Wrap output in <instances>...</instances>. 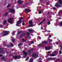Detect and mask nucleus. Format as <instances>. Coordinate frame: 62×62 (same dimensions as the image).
<instances>
[{"label":"nucleus","mask_w":62,"mask_h":62,"mask_svg":"<svg viewBox=\"0 0 62 62\" xmlns=\"http://www.w3.org/2000/svg\"><path fill=\"white\" fill-rule=\"evenodd\" d=\"M59 1L58 2H57L55 4V6L56 7H60V5H58V3H59L60 4H62V2L61 0H58Z\"/></svg>","instance_id":"obj_1"},{"label":"nucleus","mask_w":62,"mask_h":62,"mask_svg":"<svg viewBox=\"0 0 62 62\" xmlns=\"http://www.w3.org/2000/svg\"><path fill=\"white\" fill-rule=\"evenodd\" d=\"M53 54H53L52 55L50 54H49V55H50V56H54L56 55V54H57L56 51H55V52L53 53Z\"/></svg>","instance_id":"obj_2"},{"label":"nucleus","mask_w":62,"mask_h":62,"mask_svg":"<svg viewBox=\"0 0 62 62\" xmlns=\"http://www.w3.org/2000/svg\"><path fill=\"white\" fill-rule=\"evenodd\" d=\"M12 20H13V18H9V19L8 20V21L9 23L11 24H12V23H12Z\"/></svg>","instance_id":"obj_3"},{"label":"nucleus","mask_w":62,"mask_h":62,"mask_svg":"<svg viewBox=\"0 0 62 62\" xmlns=\"http://www.w3.org/2000/svg\"><path fill=\"white\" fill-rule=\"evenodd\" d=\"M4 33L3 34V36H6V35H8V34L9 33V32L8 31H4Z\"/></svg>","instance_id":"obj_4"},{"label":"nucleus","mask_w":62,"mask_h":62,"mask_svg":"<svg viewBox=\"0 0 62 62\" xmlns=\"http://www.w3.org/2000/svg\"><path fill=\"white\" fill-rule=\"evenodd\" d=\"M32 56L33 57H34V58H37L38 57V55L35 54V53H33Z\"/></svg>","instance_id":"obj_5"},{"label":"nucleus","mask_w":62,"mask_h":62,"mask_svg":"<svg viewBox=\"0 0 62 62\" xmlns=\"http://www.w3.org/2000/svg\"><path fill=\"white\" fill-rule=\"evenodd\" d=\"M23 53L25 55L24 56V57H26L27 56V52H25V51H23Z\"/></svg>","instance_id":"obj_6"},{"label":"nucleus","mask_w":62,"mask_h":62,"mask_svg":"<svg viewBox=\"0 0 62 62\" xmlns=\"http://www.w3.org/2000/svg\"><path fill=\"white\" fill-rule=\"evenodd\" d=\"M20 58H21V56L19 55L18 56H15L14 57L15 59H19Z\"/></svg>","instance_id":"obj_7"},{"label":"nucleus","mask_w":62,"mask_h":62,"mask_svg":"<svg viewBox=\"0 0 62 62\" xmlns=\"http://www.w3.org/2000/svg\"><path fill=\"white\" fill-rule=\"evenodd\" d=\"M17 2L19 4H22L23 2V1L21 0H20L18 1H17Z\"/></svg>","instance_id":"obj_8"},{"label":"nucleus","mask_w":62,"mask_h":62,"mask_svg":"<svg viewBox=\"0 0 62 62\" xmlns=\"http://www.w3.org/2000/svg\"><path fill=\"white\" fill-rule=\"evenodd\" d=\"M22 23V20H19L17 22V24H21Z\"/></svg>","instance_id":"obj_9"},{"label":"nucleus","mask_w":62,"mask_h":62,"mask_svg":"<svg viewBox=\"0 0 62 62\" xmlns=\"http://www.w3.org/2000/svg\"><path fill=\"white\" fill-rule=\"evenodd\" d=\"M15 10L14 9H10L9 10V11H10V12H15Z\"/></svg>","instance_id":"obj_10"},{"label":"nucleus","mask_w":62,"mask_h":62,"mask_svg":"<svg viewBox=\"0 0 62 62\" xmlns=\"http://www.w3.org/2000/svg\"><path fill=\"white\" fill-rule=\"evenodd\" d=\"M50 48H51V46H50L46 47V50H48L49 49H50Z\"/></svg>","instance_id":"obj_11"},{"label":"nucleus","mask_w":62,"mask_h":62,"mask_svg":"<svg viewBox=\"0 0 62 62\" xmlns=\"http://www.w3.org/2000/svg\"><path fill=\"white\" fill-rule=\"evenodd\" d=\"M25 10L27 12L29 13L30 12V10L26 8L25 9Z\"/></svg>","instance_id":"obj_12"},{"label":"nucleus","mask_w":62,"mask_h":62,"mask_svg":"<svg viewBox=\"0 0 62 62\" xmlns=\"http://www.w3.org/2000/svg\"><path fill=\"white\" fill-rule=\"evenodd\" d=\"M33 31V30L32 29H30L29 30V31L30 33H32Z\"/></svg>","instance_id":"obj_13"},{"label":"nucleus","mask_w":62,"mask_h":62,"mask_svg":"<svg viewBox=\"0 0 62 62\" xmlns=\"http://www.w3.org/2000/svg\"><path fill=\"white\" fill-rule=\"evenodd\" d=\"M29 23H30V24H33V21L31 20L29 21Z\"/></svg>","instance_id":"obj_14"},{"label":"nucleus","mask_w":62,"mask_h":62,"mask_svg":"<svg viewBox=\"0 0 62 62\" xmlns=\"http://www.w3.org/2000/svg\"><path fill=\"white\" fill-rule=\"evenodd\" d=\"M61 13H62V10H61L58 13V14L59 15V16L60 15V14H61Z\"/></svg>","instance_id":"obj_15"},{"label":"nucleus","mask_w":62,"mask_h":62,"mask_svg":"<svg viewBox=\"0 0 62 62\" xmlns=\"http://www.w3.org/2000/svg\"><path fill=\"white\" fill-rule=\"evenodd\" d=\"M33 59L32 58L29 61V62H33Z\"/></svg>","instance_id":"obj_16"},{"label":"nucleus","mask_w":62,"mask_h":62,"mask_svg":"<svg viewBox=\"0 0 62 62\" xmlns=\"http://www.w3.org/2000/svg\"><path fill=\"white\" fill-rule=\"evenodd\" d=\"M6 23H7V20H5L3 21V24H6Z\"/></svg>","instance_id":"obj_17"},{"label":"nucleus","mask_w":62,"mask_h":62,"mask_svg":"<svg viewBox=\"0 0 62 62\" xmlns=\"http://www.w3.org/2000/svg\"><path fill=\"white\" fill-rule=\"evenodd\" d=\"M8 14V12H7L4 14V15L5 16H7V15Z\"/></svg>","instance_id":"obj_18"},{"label":"nucleus","mask_w":62,"mask_h":62,"mask_svg":"<svg viewBox=\"0 0 62 62\" xmlns=\"http://www.w3.org/2000/svg\"><path fill=\"white\" fill-rule=\"evenodd\" d=\"M43 43L44 44H47V41H43Z\"/></svg>","instance_id":"obj_19"},{"label":"nucleus","mask_w":62,"mask_h":62,"mask_svg":"<svg viewBox=\"0 0 62 62\" xmlns=\"http://www.w3.org/2000/svg\"><path fill=\"white\" fill-rule=\"evenodd\" d=\"M59 26H61L62 25V21L59 24Z\"/></svg>","instance_id":"obj_20"},{"label":"nucleus","mask_w":62,"mask_h":62,"mask_svg":"<svg viewBox=\"0 0 62 62\" xmlns=\"http://www.w3.org/2000/svg\"><path fill=\"white\" fill-rule=\"evenodd\" d=\"M45 32H50V31H48L46 30H45Z\"/></svg>","instance_id":"obj_21"},{"label":"nucleus","mask_w":62,"mask_h":62,"mask_svg":"<svg viewBox=\"0 0 62 62\" xmlns=\"http://www.w3.org/2000/svg\"><path fill=\"white\" fill-rule=\"evenodd\" d=\"M43 23V22L42 21L41 22L39 23L38 24L39 25H40V24H41V23Z\"/></svg>","instance_id":"obj_22"},{"label":"nucleus","mask_w":62,"mask_h":62,"mask_svg":"<svg viewBox=\"0 0 62 62\" xmlns=\"http://www.w3.org/2000/svg\"><path fill=\"white\" fill-rule=\"evenodd\" d=\"M22 31H19V32H18L17 34L18 35H19V34H20V33H22Z\"/></svg>","instance_id":"obj_23"},{"label":"nucleus","mask_w":62,"mask_h":62,"mask_svg":"<svg viewBox=\"0 0 62 62\" xmlns=\"http://www.w3.org/2000/svg\"><path fill=\"white\" fill-rule=\"evenodd\" d=\"M23 45V44L22 43H20L18 45V46H22Z\"/></svg>","instance_id":"obj_24"},{"label":"nucleus","mask_w":62,"mask_h":62,"mask_svg":"<svg viewBox=\"0 0 62 62\" xmlns=\"http://www.w3.org/2000/svg\"><path fill=\"white\" fill-rule=\"evenodd\" d=\"M47 24H48V25H49V24H50V22H47Z\"/></svg>","instance_id":"obj_25"},{"label":"nucleus","mask_w":62,"mask_h":62,"mask_svg":"<svg viewBox=\"0 0 62 62\" xmlns=\"http://www.w3.org/2000/svg\"><path fill=\"white\" fill-rule=\"evenodd\" d=\"M29 57H28L25 60L26 61H27L28 59H29Z\"/></svg>","instance_id":"obj_26"},{"label":"nucleus","mask_w":62,"mask_h":62,"mask_svg":"<svg viewBox=\"0 0 62 62\" xmlns=\"http://www.w3.org/2000/svg\"><path fill=\"white\" fill-rule=\"evenodd\" d=\"M39 14H41V13H41V11H39Z\"/></svg>","instance_id":"obj_27"},{"label":"nucleus","mask_w":62,"mask_h":62,"mask_svg":"<svg viewBox=\"0 0 62 62\" xmlns=\"http://www.w3.org/2000/svg\"><path fill=\"white\" fill-rule=\"evenodd\" d=\"M62 53V51L61 50H60L59 51V54H61Z\"/></svg>","instance_id":"obj_28"},{"label":"nucleus","mask_w":62,"mask_h":62,"mask_svg":"<svg viewBox=\"0 0 62 62\" xmlns=\"http://www.w3.org/2000/svg\"><path fill=\"white\" fill-rule=\"evenodd\" d=\"M25 34H25V33H23L22 34V36H25Z\"/></svg>","instance_id":"obj_29"},{"label":"nucleus","mask_w":62,"mask_h":62,"mask_svg":"<svg viewBox=\"0 0 62 62\" xmlns=\"http://www.w3.org/2000/svg\"><path fill=\"white\" fill-rule=\"evenodd\" d=\"M22 19H23V17H20V19L19 20H22Z\"/></svg>","instance_id":"obj_30"},{"label":"nucleus","mask_w":62,"mask_h":62,"mask_svg":"<svg viewBox=\"0 0 62 62\" xmlns=\"http://www.w3.org/2000/svg\"><path fill=\"white\" fill-rule=\"evenodd\" d=\"M27 37L29 39H30V38H31V37H30V36H27Z\"/></svg>","instance_id":"obj_31"},{"label":"nucleus","mask_w":62,"mask_h":62,"mask_svg":"<svg viewBox=\"0 0 62 62\" xmlns=\"http://www.w3.org/2000/svg\"><path fill=\"white\" fill-rule=\"evenodd\" d=\"M31 50H28V52L29 53H31Z\"/></svg>","instance_id":"obj_32"},{"label":"nucleus","mask_w":62,"mask_h":62,"mask_svg":"<svg viewBox=\"0 0 62 62\" xmlns=\"http://www.w3.org/2000/svg\"><path fill=\"white\" fill-rule=\"evenodd\" d=\"M14 38H13V39H12V42H14Z\"/></svg>","instance_id":"obj_33"},{"label":"nucleus","mask_w":62,"mask_h":62,"mask_svg":"<svg viewBox=\"0 0 62 62\" xmlns=\"http://www.w3.org/2000/svg\"><path fill=\"white\" fill-rule=\"evenodd\" d=\"M34 25H30L29 26V27H32V26H33Z\"/></svg>","instance_id":"obj_34"},{"label":"nucleus","mask_w":62,"mask_h":62,"mask_svg":"<svg viewBox=\"0 0 62 62\" xmlns=\"http://www.w3.org/2000/svg\"><path fill=\"white\" fill-rule=\"evenodd\" d=\"M38 47H41V44H39L38 46Z\"/></svg>","instance_id":"obj_35"},{"label":"nucleus","mask_w":62,"mask_h":62,"mask_svg":"<svg viewBox=\"0 0 62 62\" xmlns=\"http://www.w3.org/2000/svg\"><path fill=\"white\" fill-rule=\"evenodd\" d=\"M61 48L60 49V50H62V45L61 46Z\"/></svg>","instance_id":"obj_36"},{"label":"nucleus","mask_w":62,"mask_h":62,"mask_svg":"<svg viewBox=\"0 0 62 62\" xmlns=\"http://www.w3.org/2000/svg\"><path fill=\"white\" fill-rule=\"evenodd\" d=\"M56 44H57V45H58V42H56Z\"/></svg>","instance_id":"obj_37"},{"label":"nucleus","mask_w":62,"mask_h":62,"mask_svg":"<svg viewBox=\"0 0 62 62\" xmlns=\"http://www.w3.org/2000/svg\"><path fill=\"white\" fill-rule=\"evenodd\" d=\"M15 31H13V33H12V35H13L15 33Z\"/></svg>","instance_id":"obj_38"},{"label":"nucleus","mask_w":62,"mask_h":62,"mask_svg":"<svg viewBox=\"0 0 62 62\" xmlns=\"http://www.w3.org/2000/svg\"><path fill=\"white\" fill-rule=\"evenodd\" d=\"M22 40L23 41H26V40H24V39H22Z\"/></svg>","instance_id":"obj_39"},{"label":"nucleus","mask_w":62,"mask_h":62,"mask_svg":"<svg viewBox=\"0 0 62 62\" xmlns=\"http://www.w3.org/2000/svg\"><path fill=\"white\" fill-rule=\"evenodd\" d=\"M53 9H56V8H55V7H53Z\"/></svg>","instance_id":"obj_40"},{"label":"nucleus","mask_w":62,"mask_h":62,"mask_svg":"<svg viewBox=\"0 0 62 62\" xmlns=\"http://www.w3.org/2000/svg\"><path fill=\"white\" fill-rule=\"evenodd\" d=\"M49 38H51L52 37V35H50L49 36Z\"/></svg>","instance_id":"obj_41"},{"label":"nucleus","mask_w":62,"mask_h":62,"mask_svg":"<svg viewBox=\"0 0 62 62\" xmlns=\"http://www.w3.org/2000/svg\"><path fill=\"white\" fill-rule=\"evenodd\" d=\"M45 21V19H44L42 21V22H44Z\"/></svg>","instance_id":"obj_42"},{"label":"nucleus","mask_w":62,"mask_h":62,"mask_svg":"<svg viewBox=\"0 0 62 62\" xmlns=\"http://www.w3.org/2000/svg\"><path fill=\"white\" fill-rule=\"evenodd\" d=\"M10 6V5L9 4H8L7 6V7H9Z\"/></svg>","instance_id":"obj_43"},{"label":"nucleus","mask_w":62,"mask_h":62,"mask_svg":"<svg viewBox=\"0 0 62 62\" xmlns=\"http://www.w3.org/2000/svg\"><path fill=\"white\" fill-rule=\"evenodd\" d=\"M1 50H2V48L1 47H0V52H1Z\"/></svg>","instance_id":"obj_44"},{"label":"nucleus","mask_w":62,"mask_h":62,"mask_svg":"<svg viewBox=\"0 0 62 62\" xmlns=\"http://www.w3.org/2000/svg\"><path fill=\"white\" fill-rule=\"evenodd\" d=\"M27 35H29L30 34V33L28 32H27Z\"/></svg>","instance_id":"obj_45"},{"label":"nucleus","mask_w":62,"mask_h":62,"mask_svg":"<svg viewBox=\"0 0 62 62\" xmlns=\"http://www.w3.org/2000/svg\"><path fill=\"white\" fill-rule=\"evenodd\" d=\"M16 26H19V24H16Z\"/></svg>","instance_id":"obj_46"},{"label":"nucleus","mask_w":62,"mask_h":62,"mask_svg":"<svg viewBox=\"0 0 62 62\" xmlns=\"http://www.w3.org/2000/svg\"><path fill=\"white\" fill-rule=\"evenodd\" d=\"M11 46L10 45H8L7 46V47H10Z\"/></svg>","instance_id":"obj_47"},{"label":"nucleus","mask_w":62,"mask_h":62,"mask_svg":"<svg viewBox=\"0 0 62 62\" xmlns=\"http://www.w3.org/2000/svg\"><path fill=\"white\" fill-rule=\"evenodd\" d=\"M31 43H32V44H33V43H34V42L32 41L31 42Z\"/></svg>","instance_id":"obj_48"},{"label":"nucleus","mask_w":62,"mask_h":62,"mask_svg":"<svg viewBox=\"0 0 62 62\" xmlns=\"http://www.w3.org/2000/svg\"><path fill=\"white\" fill-rule=\"evenodd\" d=\"M22 24L23 25H24L25 24V23H23Z\"/></svg>","instance_id":"obj_49"},{"label":"nucleus","mask_w":62,"mask_h":62,"mask_svg":"<svg viewBox=\"0 0 62 62\" xmlns=\"http://www.w3.org/2000/svg\"><path fill=\"white\" fill-rule=\"evenodd\" d=\"M11 44L12 46H13V45L11 43Z\"/></svg>","instance_id":"obj_50"},{"label":"nucleus","mask_w":62,"mask_h":62,"mask_svg":"<svg viewBox=\"0 0 62 62\" xmlns=\"http://www.w3.org/2000/svg\"><path fill=\"white\" fill-rule=\"evenodd\" d=\"M60 60V59H57L56 60V61H57V60Z\"/></svg>","instance_id":"obj_51"},{"label":"nucleus","mask_w":62,"mask_h":62,"mask_svg":"<svg viewBox=\"0 0 62 62\" xmlns=\"http://www.w3.org/2000/svg\"><path fill=\"white\" fill-rule=\"evenodd\" d=\"M3 55L2 54H0V56H2Z\"/></svg>","instance_id":"obj_52"},{"label":"nucleus","mask_w":62,"mask_h":62,"mask_svg":"<svg viewBox=\"0 0 62 62\" xmlns=\"http://www.w3.org/2000/svg\"><path fill=\"white\" fill-rule=\"evenodd\" d=\"M51 39H49V42H51Z\"/></svg>","instance_id":"obj_53"},{"label":"nucleus","mask_w":62,"mask_h":62,"mask_svg":"<svg viewBox=\"0 0 62 62\" xmlns=\"http://www.w3.org/2000/svg\"><path fill=\"white\" fill-rule=\"evenodd\" d=\"M46 4L47 5H49V3H48V2H47L46 3Z\"/></svg>","instance_id":"obj_54"},{"label":"nucleus","mask_w":62,"mask_h":62,"mask_svg":"<svg viewBox=\"0 0 62 62\" xmlns=\"http://www.w3.org/2000/svg\"><path fill=\"white\" fill-rule=\"evenodd\" d=\"M41 28L42 29H43V28L42 27H41Z\"/></svg>","instance_id":"obj_55"},{"label":"nucleus","mask_w":62,"mask_h":62,"mask_svg":"<svg viewBox=\"0 0 62 62\" xmlns=\"http://www.w3.org/2000/svg\"><path fill=\"white\" fill-rule=\"evenodd\" d=\"M0 27H3V26H2V25H0Z\"/></svg>","instance_id":"obj_56"},{"label":"nucleus","mask_w":62,"mask_h":62,"mask_svg":"<svg viewBox=\"0 0 62 62\" xmlns=\"http://www.w3.org/2000/svg\"><path fill=\"white\" fill-rule=\"evenodd\" d=\"M5 58V57H2V59H4Z\"/></svg>","instance_id":"obj_57"},{"label":"nucleus","mask_w":62,"mask_h":62,"mask_svg":"<svg viewBox=\"0 0 62 62\" xmlns=\"http://www.w3.org/2000/svg\"><path fill=\"white\" fill-rule=\"evenodd\" d=\"M38 38H39V39H41V37H38Z\"/></svg>","instance_id":"obj_58"},{"label":"nucleus","mask_w":62,"mask_h":62,"mask_svg":"<svg viewBox=\"0 0 62 62\" xmlns=\"http://www.w3.org/2000/svg\"><path fill=\"white\" fill-rule=\"evenodd\" d=\"M31 3H34V2L32 1H31Z\"/></svg>","instance_id":"obj_59"},{"label":"nucleus","mask_w":62,"mask_h":62,"mask_svg":"<svg viewBox=\"0 0 62 62\" xmlns=\"http://www.w3.org/2000/svg\"><path fill=\"white\" fill-rule=\"evenodd\" d=\"M41 8V7H39V8Z\"/></svg>","instance_id":"obj_60"},{"label":"nucleus","mask_w":62,"mask_h":62,"mask_svg":"<svg viewBox=\"0 0 62 62\" xmlns=\"http://www.w3.org/2000/svg\"><path fill=\"white\" fill-rule=\"evenodd\" d=\"M50 53V51H48V53Z\"/></svg>","instance_id":"obj_61"},{"label":"nucleus","mask_w":62,"mask_h":62,"mask_svg":"<svg viewBox=\"0 0 62 62\" xmlns=\"http://www.w3.org/2000/svg\"><path fill=\"white\" fill-rule=\"evenodd\" d=\"M40 59H41V58H39V59H38V60H40Z\"/></svg>","instance_id":"obj_62"},{"label":"nucleus","mask_w":62,"mask_h":62,"mask_svg":"<svg viewBox=\"0 0 62 62\" xmlns=\"http://www.w3.org/2000/svg\"><path fill=\"white\" fill-rule=\"evenodd\" d=\"M53 44H54V45H55V43H54Z\"/></svg>","instance_id":"obj_63"},{"label":"nucleus","mask_w":62,"mask_h":62,"mask_svg":"<svg viewBox=\"0 0 62 62\" xmlns=\"http://www.w3.org/2000/svg\"><path fill=\"white\" fill-rule=\"evenodd\" d=\"M39 62H42V61H39Z\"/></svg>","instance_id":"obj_64"}]
</instances>
